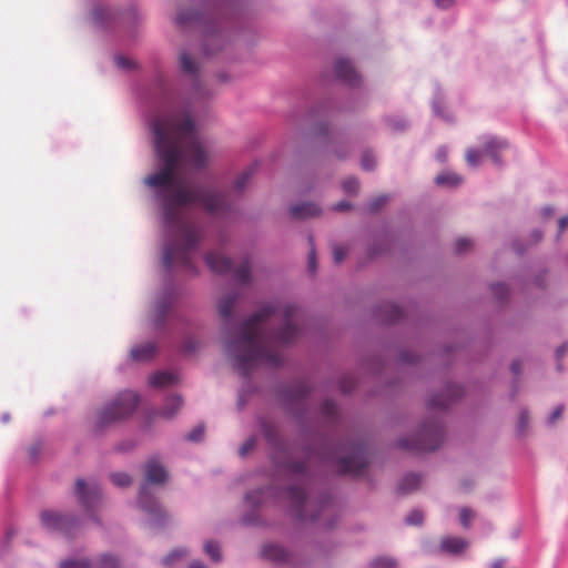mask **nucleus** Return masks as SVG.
Listing matches in <instances>:
<instances>
[{
	"label": "nucleus",
	"mask_w": 568,
	"mask_h": 568,
	"mask_svg": "<svg viewBox=\"0 0 568 568\" xmlns=\"http://www.w3.org/2000/svg\"><path fill=\"white\" fill-rule=\"evenodd\" d=\"M207 95L200 80L196 61L187 54H180V272L192 268L186 256L197 245L202 230L197 222H187L182 209L193 206L213 215L227 212L225 195L215 189L187 184L184 172H200L210 162V151L195 122V106Z\"/></svg>",
	"instance_id": "f257e3e1"
},
{
	"label": "nucleus",
	"mask_w": 568,
	"mask_h": 568,
	"mask_svg": "<svg viewBox=\"0 0 568 568\" xmlns=\"http://www.w3.org/2000/svg\"><path fill=\"white\" fill-rule=\"evenodd\" d=\"M158 172L144 178L155 194L160 223V273L164 284L156 303L159 322L174 310L178 273V116H159L152 124Z\"/></svg>",
	"instance_id": "f03ea898"
},
{
	"label": "nucleus",
	"mask_w": 568,
	"mask_h": 568,
	"mask_svg": "<svg viewBox=\"0 0 568 568\" xmlns=\"http://www.w3.org/2000/svg\"><path fill=\"white\" fill-rule=\"evenodd\" d=\"M300 310L293 304H267L243 321L239 334L229 335L224 342L225 354L243 376L257 365L280 366L282 356L276 344H290L300 335L293 324Z\"/></svg>",
	"instance_id": "7ed1b4c3"
},
{
	"label": "nucleus",
	"mask_w": 568,
	"mask_h": 568,
	"mask_svg": "<svg viewBox=\"0 0 568 568\" xmlns=\"http://www.w3.org/2000/svg\"><path fill=\"white\" fill-rule=\"evenodd\" d=\"M168 478L165 467L156 459L151 458L144 465V481L139 494V505L143 511L151 516L153 524H162L165 513L162 506L153 498L148 485H162Z\"/></svg>",
	"instance_id": "20e7f679"
},
{
	"label": "nucleus",
	"mask_w": 568,
	"mask_h": 568,
	"mask_svg": "<svg viewBox=\"0 0 568 568\" xmlns=\"http://www.w3.org/2000/svg\"><path fill=\"white\" fill-rule=\"evenodd\" d=\"M139 400L136 393L121 392L98 412L97 426L102 428L130 417L136 409Z\"/></svg>",
	"instance_id": "39448f33"
},
{
	"label": "nucleus",
	"mask_w": 568,
	"mask_h": 568,
	"mask_svg": "<svg viewBox=\"0 0 568 568\" xmlns=\"http://www.w3.org/2000/svg\"><path fill=\"white\" fill-rule=\"evenodd\" d=\"M444 438V429L439 423L425 424L416 437L398 440V447L407 450L432 452L437 449Z\"/></svg>",
	"instance_id": "423d86ee"
},
{
	"label": "nucleus",
	"mask_w": 568,
	"mask_h": 568,
	"mask_svg": "<svg viewBox=\"0 0 568 568\" xmlns=\"http://www.w3.org/2000/svg\"><path fill=\"white\" fill-rule=\"evenodd\" d=\"M345 456L336 459L338 471L342 475L361 476L368 465L367 448L363 443L345 445Z\"/></svg>",
	"instance_id": "0eeeda50"
},
{
	"label": "nucleus",
	"mask_w": 568,
	"mask_h": 568,
	"mask_svg": "<svg viewBox=\"0 0 568 568\" xmlns=\"http://www.w3.org/2000/svg\"><path fill=\"white\" fill-rule=\"evenodd\" d=\"M42 526L53 532L71 537L79 529V521L69 515L55 510H43L40 513Z\"/></svg>",
	"instance_id": "6e6552de"
},
{
	"label": "nucleus",
	"mask_w": 568,
	"mask_h": 568,
	"mask_svg": "<svg viewBox=\"0 0 568 568\" xmlns=\"http://www.w3.org/2000/svg\"><path fill=\"white\" fill-rule=\"evenodd\" d=\"M75 493L80 504L91 511L101 501V489L97 484L87 485L83 479H78L75 483Z\"/></svg>",
	"instance_id": "1a4fd4ad"
},
{
	"label": "nucleus",
	"mask_w": 568,
	"mask_h": 568,
	"mask_svg": "<svg viewBox=\"0 0 568 568\" xmlns=\"http://www.w3.org/2000/svg\"><path fill=\"white\" fill-rule=\"evenodd\" d=\"M60 568H121L120 561L116 557L104 554L99 559L92 564L88 559H70L63 560L60 562Z\"/></svg>",
	"instance_id": "9d476101"
},
{
	"label": "nucleus",
	"mask_w": 568,
	"mask_h": 568,
	"mask_svg": "<svg viewBox=\"0 0 568 568\" xmlns=\"http://www.w3.org/2000/svg\"><path fill=\"white\" fill-rule=\"evenodd\" d=\"M463 395V388L457 384H449L445 387L444 392L434 395L428 400V407L432 409H445L449 404Z\"/></svg>",
	"instance_id": "9b49d317"
},
{
	"label": "nucleus",
	"mask_w": 568,
	"mask_h": 568,
	"mask_svg": "<svg viewBox=\"0 0 568 568\" xmlns=\"http://www.w3.org/2000/svg\"><path fill=\"white\" fill-rule=\"evenodd\" d=\"M149 385L159 390H174L178 375L173 372L158 371L149 376Z\"/></svg>",
	"instance_id": "f8f14e48"
},
{
	"label": "nucleus",
	"mask_w": 568,
	"mask_h": 568,
	"mask_svg": "<svg viewBox=\"0 0 568 568\" xmlns=\"http://www.w3.org/2000/svg\"><path fill=\"white\" fill-rule=\"evenodd\" d=\"M508 148L505 140L496 136H485L483 141V154L489 156L495 164H500V153Z\"/></svg>",
	"instance_id": "ddd939ff"
},
{
	"label": "nucleus",
	"mask_w": 568,
	"mask_h": 568,
	"mask_svg": "<svg viewBox=\"0 0 568 568\" xmlns=\"http://www.w3.org/2000/svg\"><path fill=\"white\" fill-rule=\"evenodd\" d=\"M468 547V540L456 536H445L439 542V551L453 556L462 555Z\"/></svg>",
	"instance_id": "4468645a"
},
{
	"label": "nucleus",
	"mask_w": 568,
	"mask_h": 568,
	"mask_svg": "<svg viewBox=\"0 0 568 568\" xmlns=\"http://www.w3.org/2000/svg\"><path fill=\"white\" fill-rule=\"evenodd\" d=\"M262 557L280 564H294L293 555L277 544L265 545L262 549Z\"/></svg>",
	"instance_id": "2eb2a0df"
},
{
	"label": "nucleus",
	"mask_w": 568,
	"mask_h": 568,
	"mask_svg": "<svg viewBox=\"0 0 568 568\" xmlns=\"http://www.w3.org/2000/svg\"><path fill=\"white\" fill-rule=\"evenodd\" d=\"M336 77L348 85H356L359 81V75L352 62L346 59H338L335 63Z\"/></svg>",
	"instance_id": "dca6fc26"
},
{
	"label": "nucleus",
	"mask_w": 568,
	"mask_h": 568,
	"mask_svg": "<svg viewBox=\"0 0 568 568\" xmlns=\"http://www.w3.org/2000/svg\"><path fill=\"white\" fill-rule=\"evenodd\" d=\"M158 354V346L152 342H145L134 345L130 351V357L133 362H151Z\"/></svg>",
	"instance_id": "f3484780"
},
{
	"label": "nucleus",
	"mask_w": 568,
	"mask_h": 568,
	"mask_svg": "<svg viewBox=\"0 0 568 568\" xmlns=\"http://www.w3.org/2000/svg\"><path fill=\"white\" fill-rule=\"evenodd\" d=\"M239 298L240 295L236 292H231L219 300L217 311L225 325L231 324L233 310Z\"/></svg>",
	"instance_id": "a211bd4d"
},
{
	"label": "nucleus",
	"mask_w": 568,
	"mask_h": 568,
	"mask_svg": "<svg viewBox=\"0 0 568 568\" xmlns=\"http://www.w3.org/2000/svg\"><path fill=\"white\" fill-rule=\"evenodd\" d=\"M287 497L294 507L296 516L300 519L307 518L306 514L304 513V505L306 503L305 490L300 486H291L287 489Z\"/></svg>",
	"instance_id": "6ab92c4d"
},
{
	"label": "nucleus",
	"mask_w": 568,
	"mask_h": 568,
	"mask_svg": "<svg viewBox=\"0 0 568 568\" xmlns=\"http://www.w3.org/2000/svg\"><path fill=\"white\" fill-rule=\"evenodd\" d=\"M205 261L210 270L214 273H226L232 266V262L229 257L215 252L206 254Z\"/></svg>",
	"instance_id": "aec40b11"
},
{
	"label": "nucleus",
	"mask_w": 568,
	"mask_h": 568,
	"mask_svg": "<svg viewBox=\"0 0 568 568\" xmlns=\"http://www.w3.org/2000/svg\"><path fill=\"white\" fill-rule=\"evenodd\" d=\"M290 212L294 219H307L317 216L321 213V209L314 203H301L293 205Z\"/></svg>",
	"instance_id": "412c9836"
},
{
	"label": "nucleus",
	"mask_w": 568,
	"mask_h": 568,
	"mask_svg": "<svg viewBox=\"0 0 568 568\" xmlns=\"http://www.w3.org/2000/svg\"><path fill=\"white\" fill-rule=\"evenodd\" d=\"M92 14L97 23H106L119 18V12L108 4H98Z\"/></svg>",
	"instance_id": "4be33fe9"
},
{
	"label": "nucleus",
	"mask_w": 568,
	"mask_h": 568,
	"mask_svg": "<svg viewBox=\"0 0 568 568\" xmlns=\"http://www.w3.org/2000/svg\"><path fill=\"white\" fill-rule=\"evenodd\" d=\"M422 483V478L417 474H407L402 478V480L398 484V491L402 494H409L415 491Z\"/></svg>",
	"instance_id": "5701e85b"
},
{
	"label": "nucleus",
	"mask_w": 568,
	"mask_h": 568,
	"mask_svg": "<svg viewBox=\"0 0 568 568\" xmlns=\"http://www.w3.org/2000/svg\"><path fill=\"white\" fill-rule=\"evenodd\" d=\"M435 182L437 185L456 186L462 183V178L456 173L447 172L436 176Z\"/></svg>",
	"instance_id": "b1692460"
},
{
	"label": "nucleus",
	"mask_w": 568,
	"mask_h": 568,
	"mask_svg": "<svg viewBox=\"0 0 568 568\" xmlns=\"http://www.w3.org/2000/svg\"><path fill=\"white\" fill-rule=\"evenodd\" d=\"M234 277L240 284H247L251 280L250 263L245 261L234 272Z\"/></svg>",
	"instance_id": "393cba45"
},
{
	"label": "nucleus",
	"mask_w": 568,
	"mask_h": 568,
	"mask_svg": "<svg viewBox=\"0 0 568 568\" xmlns=\"http://www.w3.org/2000/svg\"><path fill=\"white\" fill-rule=\"evenodd\" d=\"M396 560L390 557L375 558L369 565L371 568H396Z\"/></svg>",
	"instance_id": "a878e982"
},
{
	"label": "nucleus",
	"mask_w": 568,
	"mask_h": 568,
	"mask_svg": "<svg viewBox=\"0 0 568 568\" xmlns=\"http://www.w3.org/2000/svg\"><path fill=\"white\" fill-rule=\"evenodd\" d=\"M111 481L118 487H126L132 484V478L126 473H114L111 475Z\"/></svg>",
	"instance_id": "bb28decb"
},
{
	"label": "nucleus",
	"mask_w": 568,
	"mask_h": 568,
	"mask_svg": "<svg viewBox=\"0 0 568 568\" xmlns=\"http://www.w3.org/2000/svg\"><path fill=\"white\" fill-rule=\"evenodd\" d=\"M252 174L253 171L250 169L243 172L241 175H239L233 185L234 191L242 192L245 189L247 182L250 181Z\"/></svg>",
	"instance_id": "cd10ccee"
},
{
	"label": "nucleus",
	"mask_w": 568,
	"mask_h": 568,
	"mask_svg": "<svg viewBox=\"0 0 568 568\" xmlns=\"http://www.w3.org/2000/svg\"><path fill=\"white\" fill-rule=\"evenodd\" d=\"M204 551L209 555L213 561L217 562L221 559L220 546L215 541H207L204 545Z\"/></svg>",
	"instance_id": "c85d7f7f"
},
{
	"label": "nucleus",
	"mask_w": 568,
	"mask_h": 568,
	"mask_svg": "<svg viewBox=\"0 0 568 568\" xmlns=\"http://www.w3.org/2000/svg\"><path fill=\"white\" fill-rule=\"evenodd\" d=\"M178 407V398L175 396H172L169 398L168 403L161 408V415L171 418L175 415Z\"/></svg>",
	"instance_id": "c756f323"
},
{
	"label": "nucleus",
	"mask_w": 568,
	"mask_h": 568,
	"mask_svg": "<svg viewBox=\"0 0 568 568\" xmlns=\"http://www.w3.org/2000/svg\"><path fill=\"white\" fill-rule=\"evenodd\" d=\"M475 518V513L467 507H463L459 511V520L464 528H469L471 520Z\"/></svg>",
	"instance_id": "7c9ffc66"
},
{
	"label": "nucleus",
	"mask_w": 568,
	"mask_h": 568,
	"mask_svg": "<svg viewBox=\"0 0 568 568\" xmlns=\"http://www.w3.org/2000/svg\"><path fill=\"white\" fill-rule=\"evenodd\" d=\"M387 201H388V196L385 194L376 196L367 204L368 212H371V213L377 212L384 204L387 203Z\"/></svg>",
	"instance_id": "2f4dec72"
},
{
	"label": "nucleus",
	"mask_w": 568,
	"mask_h": 568,
	"mask_svg": "<svg viewBox=\"0 0 568 568\" xmlns=\"http://www.w3.org/2000/svg\"><path fill=\"white\" fill-rule=\"evenodd\" d=\"M322 414L327 417V418H334V416L336 415L337 413V406L335 404V402L333 400H325L323 404H322Z\"/></svg>",
	"instance_id": "473e14b6"
},
{
	"label": "nucleus",
	"mask_w": 568,
	"mask_h": 568,
	"mask_svg": "<svg viewBox=\"0 0 568 568\" xmlns=\"http://www.w3.org/2000/svg\"><path fill=\"white\" fill-rule=\"evenodd\" d=\"M483 155V151L469 149L466 152V161L470 166H477L480 163V158Z\"/></svg>",
	"instance_id": "72a5a7b5"
},
{
	"label": "nucleus",
	"mask_w": 568,
	"mask_h": 568,
	"mask_svg": "<svg viewBox=\"0 0 568 568\" xmlns=\"http://www.w3.org/2000/svg\"><path fill=\"white\" fill-rule=\"evenodd\" d=\"M343 191L347 194H353L358 190V181L356 178H347L342 183Z\"/></svg>",
	"instance_id": "f704fd0d"
},
{
	"label": "nucleus",
	"mask_w": 568,
	"mask_h": 568,
	"mask_svg": "<svg viewBox=\"0 0 568 568\" xmlns=\"http://www.w3.org/2000/svg\"><path fill=\"white\" fill-rule=\"evenodd\" d=\"M203 436H204V426L197 425L186 435V439L190 442H200V440H202Z\"/></svg>",
	"instance_id": "c9c22d12"
},
{
	"label": "nucleus",
	"mask_w": 568,
	"mask_h": 568,
	"mask_svg": "<svg viewBox=\"0 0 568 568\" xmlns=\"http://www.w3.org/2000/svg\"><path fill=\"white\" fill-rule=\"evenodd\" d=\"M491 291L498 300H504L508 295V287L503 283L493 284Z\"/></svg>",
	"instance_id": "e433bc0d"
},
{
	"label": "nucleus",
	"mask_w": 568,
	"mask_h": 568,
	"mask_svg": "<svg viewBox=\"0 0 568 568\" xmlns=\"http://www.w3.org/2000/svg\"><path fill=\"white\" fill-rule=\"evenodd\" d=\"M473 246V242L469 239L460 237L455 242V251L457 253H464Z\"/></svg>",
	"instance_id": "4c0bfd02"
},
{
	"label": "nucleus",
	"mask_w": 568,
	"mask_h": 568,
	"mask_svg": "<svg viewBox=\"0 0 568 568\" xmlns=\"http://www.w3.org/2000/svg\"><path fill=\"white\" fill-rule=\"evenodd\" d=\"M424 516L420 510H413L405 519L407 525H420Z\"/></svg>",
	"instance_id": "58836bf2"
},
{
	"label": "nucleus",
	"mask_w": 568,
	"mask_h": 568,
	"mask_svg": "<svg viewBox=\"0 0 568 568\" xmlns=\"http://www.w3.org/2000/svg\"><path fill=\"white\" fill-rule=\"evenodd\" d=\"M287 469L291 474H294V475H304L305 473V469H306V465L305 463H290L287 465Z\"/></svg>",
	"instance_id": "ea45409f"
},
{
	"label": "nucleus",
	"mask_w": 568,
	"mask_h": 568,
	"mask_svg": "<svg viewBox=\"0 0 568 568\" xmlns=\"http://www.w3.org/2000/svg\"><path fill=\"white\" fill-rule=\"evenodd\" d=\"M346 256V248L344 246H341V245H335L333 247V257H334V262L336 264H339Z\"/></svg>",
	"instance_id": "a19ab883"
},
{
	"label": "nucleus",
	"mask_w": 568,
	"mask_h": 568,
	"mask_svg": "<svg viewBox=\"0 0 568 568\" xmlns=\"http://www.w3.org/2000/svg\"><path fill=\"white\" fill-rule=\"evenodd\" d=\"M311 251L308 253V270L310 272H314L316 270V258H315V248L313 243V237L310 236Z\"/></svg>",
	"instance_id": "79ce46f5"
},
{
	"label": "nucleus",
	"mask_w": 568,
	"mask_h": 568,
	"mask_svg": "<svg viewBox=\"0 0 568 568\" xmlns=\"http://www.w3.org/2000/svg\"><path fill=\"white\" fill-rule=\"evenodd\" d=\"M375 166L374 156L369 153H365L362 158V168L364 170L371 171Z\"/></svg>",
	"instance_id": "37998d69"
},
{
	"label": "nucleus",
	"mask_w": 568,
	"mask_h": 568,
	"mask_svg": "<svg viewBox=\"0 0 568 568\" xmlns=\"http://www.w3.org/2000/svg\"><path fill=\"white\" fill-rule=\"evenodd\" d=\"M255 445V439L254 438H248L247 440H245L242 446L240 447V455L241 456H245L248 452H251L253 449Z\"/></svg>",
	"instance_id": "c03bdc74"
},
{
	"label": "nucleus",
	"mask_w": 568,
	"mask_h": 568,
	"mask_svg": "<svg viewBox=\"0 0 568 568\" xmlns=\"http://www.w3.org/2000/svg\"><path fill=\"white\" fill-rule=\"evenodd\" d=\"M196 348V343L192 339H185L183 343L180 342V353L181 352H193Z\"/></svg>",
	"instance_id": "a18cd8bd"
},
{
	"label": "nucleus",
	"mask_w": 568,
	"mask_h": 568,
	"mask_svg": "<svg viewBox=\"0 0 568 568\" xmlns=\"http://www.w3.org/2000/svg\"><path fill=\"white\" fill-rule=\"evenodd\" d=\"M115 63L119 68L122 69H129L132 65V61L122 55L115 57Z\"/></svg>",
	"instance_id": "49530a36"
},
{
	"label": "nucleus",
	"mask_w": 568,
	"mask_h": 568,
	"mask_svg": "<svg viewBox=\"0 0 568 568\" xmlns=\"http://www.w3.org/2000/svg\"><path fill=\"white\" fill-rule=\"evenodd\" d=\"M211 42L222 44L223 36L221 33H213L207 36L205 39V45L207 47Z\"/></svg>",
	"instance_id": "de8ad7c7"
},
{
	"label": "nucleus",
	"mask_w": 568,
	"mask_h": 568,
	"mask_svg": "<svg viewBox=\"0 0 568 568\" xmlns=\"http://www.w3.org/2000/svg\"><path fill=\"white\" fill-rule=\"evenodd\" d=\"M562 410H564L562 406L556 407L555 410L551 413V415L549 417V423L552 424L557 419H559L561 417V415H562Z\"/></svg>",
	"instance_id": "09e8293b"
},
{
	"label": "nucleus",
	"mask_w": 568,
	"mask_h": 568,
	"mask_svg": "<svg viewBox=\"0 0 568 568\" xmlns=\"http://www.w3.org/2000/svg\"><path fill=\"white\" fill-rule=\"evenodd\" d=\"M390 308H392V316L389 317V322H396L397 320L400 318L402 316V311L399 307L395 306V305H390Z\"/></svg>",
	"instance_id": "8fccbe9b"
},
{
	"label": "nucleus",
	"mask_w": 568,
	"mask_h": 568,
	"mask_svg": "<svg viewBox=\"0 0 568 568\" xmlns=\"http://www.w3.org/2000/svg\"><path fill=\"white\" fill-rule=\"evenodd\" d=\"M527 424H528V413L523 412L519 416V424H518L519 430H524L526 428Z\"/></svg>",
	"instance_id": "3c124183"
},
{
	"label": "nucleus",
	"mask_w": 568,
	"mask_h": 568,
	"mask_svg": "<svg viewBox=\"0 0 568 568\" xmlns=\"http://www.w3.org/2000/svg\"><path fill=\"white\" fill-rule=\"evenodd\" d=\"M333 209H334L335 211H347V210H349V209H351V203H349V202H347V201H341V202L336 203V204L333 206Z\"/></svg>",
	"instance_id": "603ef678"
},
{
	"label": "nucleus",
	"mask_w": 568,
	"mask_h": 568,
	"mask_svg": "<svg viewBox=\"0 0 568 568\" xmlns=\"http://www.w3.org/2000/svg\"><path fill=\"white\" fill-rule=\"evenodd\" d=\"M121 19L124 21H134L138 22L140 20V16L135 11L128 12L125 16L121 17Z\"/></svg>",
	"instance_id": "864d4df0"
},
{
	"label": "nucleus",
	"mask_w": 568,
	"mask_h": 568,
	"mask_svg": "<svg viewBox=\"0 0 568 568\" xmlns=\"http://www.w3.org/2000/svg\"><path fill=\"white\" fill-rule=\"evenodd\" d=\"M436 158L438 161L440 162H445L446 161V158H447V150L446 148L442 146L437 150L436 152Z\"/></svg>",
	"instance_id": "5fc2aeb1"
},
{
	"label": "nucleus",
	"mask_w": 568,
	"mask_h": 568,
	"mask_svg": "<svg viewBox=\"0 0 568 568\" xmlns=\"http://www.w3.org/2000/svg\"><path fill=\"white\" fill-rule=\"evenodd\" d=\"M176 556H178L176 551L173 550L170 555H168L165 558H163V565L171 566L174 562Z\"/></svg>",
	"instance_id": "6e6d98bb"
},
{
	"label": "nucleus",
	"mask_w": 568,
	"mask_h": 568,
	"mask_svg": "<svg viewBox=\"0 0 568 568\" xmlns=\"http://www.w3.org/2000/svg\"><path fill=\"white\" fill-rule=\"evenodd\" d=\"M437 7L447 9L450 8L454 3V0H435Z\"/></svg>",
	"instance_id": "4d7b16f0"
},
{
	"label": "nucleus",
	"mask_w": 568,
	"mask_h": 568,
	"mask_svg": "<svg viewBox=\"0 0 568 568\" xmlns=\"http://www.w3.org/2000/svg\"><path fill=\"white\" fill-rule=\"evenodd\" d=\"M567 351H568V345L564 344V345L559 346L556 351L557 357L561 358L566 354Z\"/></svg>",
	"instance_id": "13d9d810"
},
{
	"label": "nucleus",
	"mask_w": 568,
	"mask_h": 568,
	"mask_svg": "<svg viewBox=\"0 0 568 568\" xmlns=\"http://www.w3.org/2000/svg\"><path fill=\"white\" fill-rule=\"evenodd\" d=\"M568 226V216H564L559 220V230L562 232Z\"/></svg>",
	"instance_id": "bf43d9fd"
},
{
	"label": "nucleus",
	"mask_w": 568,
	"mask_h": 568,
	"mask_svg": "<svg viewBox=\"0 0 568 568\" xmlns=\"http://www.w3.org/2000/svg\"><path fill=\"white\" fill-rule=\"evenodd\" d=\"M307 394H308V389H307V387H306V386H304V385H303V386H301V387L298 388L297 397H298V398H304Z\"/></svg>",
	"instance_id": "052dcab7"
},
{
	"label": "nucleus",
	"mask_w": 568,
	"mask_h": 568,
	"mask_svg": "<svg viewBox=\"0 0 568 568\" xmlns=\"http://www.w3.org/2000/svg\"><path fill=\"white\" fill-rule=\"evenodd\" d=\"M510 368H511V372H513L514 374H516V375H517V374H519V372H520V363H519V362H517V361L513 362V364H511V367H510Z\"/></svg>",
	"instance_id": "680f3d73"
},
{
	"label": "nucleus",
	"mask_w": 568,
	"mask_h": 568,
	"mask_svg": "<svg viewBox=\"0 0 568 568\" xmlns=\"http://www.w3.org/2000/svg\"><path fill=\"white\" fill-rule=\"evenodd\" d=\"M189 568H206V566L203 562L195 560L189 565Z\"/></svg>",
	"instance_id": "e2e57ef3"
},
{
	"label": "nucleus",
	"mask_w": 568,
	"mask_h": 568,
	"mask_svg": "<svg viewBox=\"0 0 568 568\" xmlns=\"http://www.w3.org/2000/svg\"><path fill=\"white\" fill-rule=\"evenodd\" d=\"M491 568H504V565L500 560H498L493 564Z\"/></svg>",
	"instance_id": "0e129e2a"
},
{
	"label": "nucleus",
	"mask_w": 568,
	"mask_h": 568,
	"mask_svg": "<svg viewBox=\"0 0 568 568\" xmlns=\"http://www.w3.org/2000/svg\"><path fill=\"white\" fill-rule=\"evenodd\" d=\"M179 21H180V27H181L184 22V17L181 13H180Z\"/></svg>",
	"instance_id": "69168bd1"
},
{
	"label": "nucleus",
	"mask_w": 568,
	"mask_h": 568,
	"mask_svg": "<svg viewBox=\"0 0 568 568\" xmlns=\"http://www.w3.org/2000/svg\"><path fill=\"white\" fill-rule=\"evenodd\" d=\"M536 235H537V241L541 239V233L537 232Z\"/></svg>",
	"instance_id": "338daca9"
},
{
	"label": "nucleus",
	"mask_w": 568,
	"mask_h": 568,
	"mask_svg": "<svg viewBox=\"0 0 568 568\" xmlns=\"http://www.w3.org/2000/svg\"><path fill=\"white\" fill-rule=\"evenodd\" d=\"M318 516L317 515H312L310 518L315 520Z\"/></svg>",
	"instance_id": "774afa93"
}]
</instances>
